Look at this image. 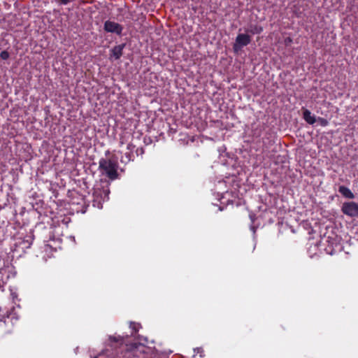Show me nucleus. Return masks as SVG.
<instances>
[{"instance_id":"9d476101","label":"nucleus","mask_w":358,"mask_h":358,"mask_svg":"<svg viewBox=\"0 0 358 358\" xmlns=\"http://www.w3.org/2000/svg\"><path fill=\"white\" fill-rule=\"evenodd\" d=\"M338 192L341 194L345 198L352 199L355 198V194L352 192V191L347 187L341 185L338 188Z\"/></svg>"},{"instance_id":"20e7f679","label":"nucleus","mask_w":358,"mask_h":358,"mask_svg":"<svg viewBox=\"0 0 358 358\" xmlns=\"http://www.w3.org/2000/svg\"><path fill=\"white\" fill-rule=\"evenodd\" d=\"M124 27L122 24L111 20H106L103 24V30L107 33L121 36Z\"/></svg>"},{"instance_id":"2eb2a0df","label":"nucleus","mask_w":358,"mask_h":358,"mask_svg":"<svg viewBox=\"0 0 358 358\" xmlns=\"http://www.w3.org/2000/svg\"><path fill=\"white\" fill-rule=\"evenodd\" d=\"M292 38L291 37H287L285 38L284 40V43L286 46H289L292 44Z\"/></svg>"},{"instance_id":"dca6fc26","label":"nucleus","mask_w":358,"mask_h":358,"mask_svg":"<svg viewBox=\"0 0 358 358\" xmlns=\"http://www.w3.org/2000/svg\"><path fill=\"white\" fill-rule=\"evenodd\" d=\"M136 152L137 155H138L139 154L143 155L144 152V150L142 148H137Z\"/></svg>"},{"instance_id":"f03ea898","label":"nucleus","mask_w":358,"mask_h":358,"mask_svg":"<svg viewBox=\"0 0 358 358\" xmlns=\"http://www.w3.org/2000/svg\"><path fill=\"white\" fill-rule=\"evenodd\" d=\"M99 169L110 180H114L118 178L117 163L113 159L101 158L99 162Z\"/></svg>"},{"instance_id":"9b49d317","label":"nucleus","mask_w":358,"mask_h":358,"mask_svg":"<svg viewBox=\"0 0 358 358\" xmlns=\"http://www.w3.org/2000/svg\"><path fill=\"white\" fill-rule=\"evenodd\" d=\"M247 31L252 34H261L263 31V27L258 24H251Z\"/></svg>"},{"instance_id":"f257e3e1","label":"nucleus","mask_w":358,"mask_h":358,"mask_svg":"<svg viewBox=\"0 0 358 358\" xmlns=\"http://www.w3.org/2000/svg\"><path fill=\"white\" fill-rule=\"evenodd\" d=\"M103 352L109 358L113 356V351H115L114 358H145L144 354L139 352L136 346L128 347L124 345V339L120 336H109L104 342Z\"/></svg>"},{"instance_id":"6e6552de","label":"nucleus","mask_w":358,"mask_h":358,"mask_svg":"<svg viewBox=\"0 0 358 358\" xmlns=\"http://www.w3.org/2000/svg\"><path fill=\"white\" fill-rule=\"evenodd\" d=\"M135 145L132 143H129L127 145V149L128 150V152H126L124 155V156L122 157L121 161L124 163H127L130 161L134 160V155L132 153L133 150L134 149Z\"/></svg>"},{"instance_id":"7ed1b4c3","label":"nucleus","mask_w":358,"mask_h":358,"mask_svg":"<svg viewBox=\"0 0 358 358\" xmlns=\"http://www.w3.org/2000/svg\"><path fill=\"white\" fill-rule=\"evenodd\" d=\"M341 211L350 217H358V203L355 201L345 202L341 207Z\"/></svg>"},{"instance_id":"ddd939ff","label":"nucleus","mask_w":358,"mask_h":358,"mask_svg":"<svg viewBox=\"0 0 358 358\" xmlns=\"http://www.w3.org/2000/svg\"><path fill=\"white\" fill-rule=\"evenodd\" d=\"M322 127H327L329 124V121L324 118L319 117L317 120Z\"/></svg>"},{"instance_id":"4468645a","label":"nucleus","mask_w":358,"mask_h":358,"mask_svg":"<svg viewBox=\"0 0 358 358\" xmlns=\"http://www.w3.org/2000/svg\"><path fill=\"white\" fill-rule=\"evenodd\" d=\"M9 52L6 50H3L0 53V57L1 59H2L3 60H6L9 58Z\"/></svg>"},{"instance_id":"39448f33","label":"nucleus","mask_w":358,"mask_h":358,"mask_svg":"<svg viewBox=\"0 0 358 358\" xmlns=\"http://www.w3.org/2000/svg\"><path fill=\"white\" fill-rule=\"evenodd\" d=\"M251 42V37L248 34H239L236 38V42L234 44L233 49L234 52H238L244 46L248 45Z\"/></svg>"},{"instance_id":"f3484780","label":"nucleus","mask_w":358,"mask_h":358,"mask_svg":"<svg viewBox=\"0 0 358 358\" xmlns=\"http://www.w3.org/2000/svg\"><path fill=\"white\" fill-rule=\"evenodd\" d=\"M94 358H99L98 356L94 357Z\"/></svg>"},{"instance_id":"1a4fd4ad","label":"nucleus","mask_w":358,"mask_h":358,"mask_svg":"<svg viewBox=\"0 0 358 358\" xmlns=\"http://www.w3.org/2000/svg\"><path fill=\"white\" fill-rule=\"evenodd\" d=\"M303 118L309 124H315L317 120L315 115H313L309 110L305 108H303Z\"/></svg>"},{"instance_id":"0eeeda50","label":"nucleus","mask_w":358,"mask_h":358,"mask_svg":"<svg viewBox=\"0 0 358 358\" xmlns=\"http://www.w3.org/2000/svg\"><path fill=\"white\" fill-rule=\"evenodd\" d=\"M109 193L110 190L108 189H97L94 190L93 196L95 200H98L99 203L101 204V202L109 199Z\"/></svg>"},{"instance_id":"f8f14e48","label":"nucleus","mask_w":358,"mask_h":358,"mask_svg":"<svg viewBox=\"0 0 358 358\" xmlns=\"http://www.w3.org/2000/svg\"><path fill=\"white\" fill-rule=\"evenodd\" d=\"M141 325L138 323H136L134 322H130V328L132 329L131 334H136L138 331Z\"/></svg>"},{"instance_id":"423d86ee","label":"nucleus","mask_w":358,"mask_h":358,"mask_svg":"<svg viewBox=\"0 0 358 358\" xmlns=\"http://www.w3.org/2000/svg\"><path fill=\"white\" fill-rule=\"evenodd\" d=\"M126 46V43H122L114 46L110 50L109 54L110 59L118 60L123 55V50Z\"/></svg>"}]
</instances>
